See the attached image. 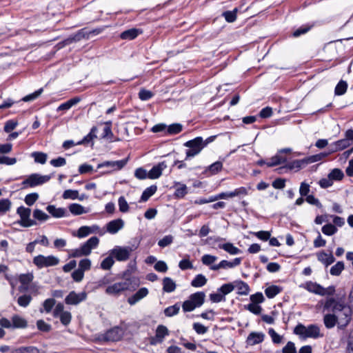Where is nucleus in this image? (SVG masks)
Returning <instances> with one entry per match:
<instances>
[{"mask_svg":"<svg viewBox=\"0 0 353 353\" xmlns=\"http://www.w3.org/2000/svg\"><path fill=\"white\" fill-rule=\"evenodd\" d=\"M324 307L336 314L339 328H345L350 322L352 311L350 307L347 306L344 301L330 298L325 303Z\"/></svg>","mask_w":353,"mask_h":353,"instance_id":"f257e3e1","label":"nucleus"},{"mask_svg":"<svg viewBox=\"0 0 353 353\" xmlns=\"http://www.w3.org/2000/svg\"><path fill=\"white\" fill-rule=\"evenodd\" d=\"M294 333L304 339L307 338L317 339L323 336V334H321L319 327L315 324L310 325L306 327L299 323L294 327Z\"/></svg>","mask_w":353,"mask_h":353,"instance_id":"f03ea898","label":"nucleus"},{"mask_svg":"<svg viewBox=\"0 0 353 353\" xmlns=\"http://www.w3.org/2000/svg\"><path fill=\"white\" fill-rule=\"evenodd\" d=\"M205 294L202 292H198L190 296L189 299L185 301L182 305L184 312H191L196 307L201 306L205 301Z\"/></svg>","mask_w":353,"mask_h":353,"instance_id":"7ed1b4c3","label":"nucleus"},{"mask_svg":"<svg viewBox=\"0 0 353 353\" xmlns=\"http://www.w3.org/2000/svg\"><path fill=\"white\" fill-rule=\"evenodd\" d=\"M50 178L49 175L32 174L22 181L21 185L23 188H34L48 182Z\"/></svg>","mask_w":353,"mask_h":353,"instance_id":"20e7f679","label":"nucleus"},{"mask_svg":"<svg viewBox=\"0 0 353 353\" xmlns=\"http://www.w3.org/2000/svg\"><path fill=\"white\" fill-rule=\"evenodd\" d=\"M184 145L187 148H189V149L186 151L185 159L193 157L199 154L203 148V138L198 137L192 140L185 142Z\"/></svg>","mask_w":353,"mask_h":353,"instance_id":"39448f33","label":"nucleus"},{"mask_svg":"<svg viewBox=\"0 0 353 353\" xmlns=\"http://www.w3.org/2000/svg\"><path fill=\"white\" fill-rule=\"evenodd\" d=\"M59 263V259L52 255L46 256L39 254L33 259V263L39 269L55 266L58 265Z\"/></svg>","mask_w":353,"mask_h":353,"instance_id":"423d86ee","label":"nucleus"},{"mask_svg":"<svg viewBox=\"0 0 353 353\" xmlns=\"http://www.w3.org/2000/svg\"><path fill=\"white\" fill-rule=\"evenodd\" d=\"M17 213L21 218L19 223L23 227L28 228L37 224L34 220L30 219L31 210L30 208L21 206L17 208Z\"/></svg>","mask_w":353,"mask_h":353,"instance_id":"0eeeda50","label":"nucleus"},{"mask_svg":"<svg viewBox=\"0 0 353 353\" xmlns=\"http://www.w3.org/2000/svg\"><path fill=\"white\" fill-rule=\"evenodd\" d=\"M133 251L131 247H121L116 246L114 248L110 251V255L115 258L119 261H127L130 256L131 252Z\"/></svg>","mask_w":353,"mask_h":353,"instance_id":"6e6552de","label":"nucleus"},{"mask_svg":"<svg viewBox=\"0 0 353 353\" xmlns=\"http://www.w3.org/2000/svg\"><path fill=\"white\" fill-rule=\"evenodd\" d=\"M128 160V159L126 158L119 161H105L98 164L97 169L108 168L110 170L107 172L120 170L127 164Z\"/></svg>","mask_w":353,"mask_h":353,"instance_id":"1a4fd4ad","label":"nucleus"},{"mask_svg":"<svg viewBox=\"0 0 353 353\" xmlns=\"http://www.w3.org/2000/svg\"><path fill=\"white\" fill-rule=\"evenodd\" d=\"M123 330L119 327H114L108 330L101 336V339L105 341H117L123 336Z\"/></svg>","mask_w":353,"mask_h":353,"instance_id":"9d476101","label":"nucleus"},{"mask_svg":"<svg viewBox=\"0 0 353 353\" xmlns=\"http://www.w3.org/2000/svg\"><path fill=\"white\" fill-rule=\"evenodd\" d=\"M87 294L85 292L81 293H76L71 292L65 299V301L68 305H77L86 299Z\"/></svg>","mask_w":353,"mask_h":353,"instance_id":"9b49d317","label":"nucleus"},{"mask_svg":"<svg viewBox=\"0 0 353 353\" xmlns=\"http://www.w3.org/2000/svg\"><path fill=\"white\" fill-rule=\"evenodd\" d=\"M99 239L97 236H92L85 243H84L80 248L83 251L85 256H88L91 253L92 249L97 248L99 245Z\"/></svg>","mask_w":353,"mask_h":353,"instance_id":"f8f14e48","label":"nucleus"},{"mask_svg":"<svg viewBox=\"0 0 353 353\" xmlns=\"http://www.w3.org/2000/svg\"><path fill=\"white\" fill-rule=\"evenodd\" d=\"M90 37V33L88 32V30L86 28H83L79 30L77 33H75L73 35H71L70 37H68L65 42L67 44L71 43L72 42H77L83 39H88Z\"/></svg>","mask_w":353,"mask_h":353,"instance_id":"ddd939ff","label":"nucleus"},{"mask_svg":"<svg viewBox=\"0 0 353 353\" xmlns=\"http://www.w3.org/2000/svg\"><path fill=\"white\" fill-rule=\"evenodd\" d=\"M265 339V334L263 332H251L247 337L246 343L248 345H254L261 343Z\"/></svg>","mask_w":353,"mask_h":353,"instance_id":"4468645a","label":"nucleus"},{"mask_svg":"<svg viewBox=\"0 0 353 353\" xmlns=\"http://www.w3.org/2000/svg\"><path fill=\"white\" fill-rule=\"evenodd\" d=\"M167 168L165 161L160 162L153 168L148 172V178L154 179H158L162 174V171Z\"/></svg>","mask_w":353,"mask_h":353,"instance_id":"2eb2a0df","label":"nucleus"},{"mask_svg":"<svg viewBox=\"0 0 353 353\" xmlns=\"http://www.w3.org/2000/svg\"><path fill=\"white\" fill-rule=\"evenodd\" d=\"M316 256L318 261L325 265V267L329 266L335 261V258L332 254V252L327 254L324 251H321L317 253Z\"/></svg>","mask_w":353,"mask_h":353,"instance_id":"dca6fc26","label":"nucleus"},{"mask_svg":"<svg viewBox=\"0 0 353 353\" xmlns=\"http://www.w3.org/2000/svg\"><path fill=\"white\" fill-rule=\"evenodd\" d=\"M124 225V222L122 219H118L110 221L107 224V231L110 234H115Z\"/></svg>","mask_w":353,"mask_h":353,"instance_id":"f3484780","label":"nucleus"},{"mask_svg":"<svg viewBox=\"0 0 353 353\" xmlns=\"http://www.w3.org/2000/svg\"><path fill=\"white\" fill-rule=\"evenodd\" d=\"M234 288H220L218 292L210 294V300L214 303H219L224 300L226 294H229Z\"/></svg>","mask_w":353,"mask_h":353,"instance_id":"a211bd4d","label":"nucleus"},{"mask_svg":"<svg viewBox=\"0 0 353 353\" xmlns=\"http://www.w3.org/2000/svg\"><path fill=\"white\" fill-rule=\"evenodd\" d=\"M148 294V291L147 288H140L136 294L128 298V301L130 305H134L141 299L146 296Z\"/></svg>","mask_w":353,"mask_h":353,"instance_id":"6ab92c4d","label":"nucleus"},{"mask_svg":"<svg viewBox=\"0 0 353 353\" xmlns=\"http://www.w3.org/2000/svg\"><path fill=\"white\" fill-rule=\"evenodd\" d=\"M46 210L55 218H61L67 215V210L63 208H57L54 205H50L46 208Z\"/></svg>","mask_w":353,"mask_h":353,"instance_id":"aec40b11","label":"nucleus"},{"mask_svg":"<svg viewBox=\"0 0 353 353\" xmlns=\"http://www.w3.org/2000/svg\"><path fill=\"white\" fill-rule=\"evenodd\" d=\"M323 322L327 328L331 329L334 327L336 324H338L339 320L336 314L333 312V314H325L323 318Z\"/></svg>","mask_w":353,"mask_h":353,"instance_id":"412c9836","label":"nucleus"},{"mask_svg":"<svg viewBox=\"0 0 353 353\" xmlns=\"http://www.w3.org/2000/svg\"><path fill=\"white\" fill-rule=\"evenodd\" d=\"M286 157L282 156L281 154L277 152L276 155L272 157L270 159H267L266 165L268 167H273L286 162Z\"/></svg>","mask_w":353,"mask_h":353,"instance_id":"4be33fe9","label":"nucleus"},{"mask_svg":"<svg viewBox=\"0 0 353 353\" xmlns=\"http://www.w3.org/2000/svg\"><path fill=\"white\" fill-rule=\"evenodd\" d=\"M99 228L96 225H93L92 227L89 226H82L79 228L77 231V236L79 238H83L88 236L90 234H92L95 232Z\"/></svg>","mask_w":353,"mask_h":353,"instance_id":"5701e85b","label":"nucleus"},{"mask_svg":"<svg viewBox=\"0 0 353 353\" xmlns=\"http://www.w3.org/2000/svg\"><path fill=\"white\" fill-rule=\"evenodd\" d=\"M12 322L13 328H26L28 325L26 320L17 314L12 317Z\"/></svg>","mask_w":353,"mask_h":353,"instance_id":"b1692460","label":"nucleus"},{"mask_svg":"<svg viewBox=\"0 0 353 353\" xmlns=\"http://www.w3.org/2000/svg\"><path fill=\"white\" fill-rule=\"evenodd\" d=\"M12 353H40V350L34 346H21L12 350Z\"/></svg>","mask_w":353,"mask_h":353,"instance_id":"393cba45","label":"nucleus"},{"mask_svg":"<svg viewBox=\"0 0 353 353\" xmlns=\"http://www.w3.org/2000/svg\"><path fill=\"white\" fill-rule=\"evenodd\" d=\"M81 101L80 98L79 97H74L73 99H71L66 102L61 104L57 108V111H61V110H69L72 106L76 105Z\"/></svg>","mask_w":353,"mask_h":353,"instance_id":"a878e982","label":"nucleus"},{"mask_svg":"<svg viewBox=\"0 0 353 353\" xmlns=\"http://www.w3.org/2000/svg\"><path fill=\"white\" fill-rule=\"evenodd\" d=\"M68 208L70 212L74 215H81L88 212L81 205L78 203L70 204Z\"/></svg>","mask_w":353,"mask_h":353,"instance_id":"bb28decb","label":"nucleus"},{"mask_svg":"<svg viewBox=\"0 0 353 353\" xmlns=\"http://www.w3.org/2000/svg\"><path fill=\"white\" fill-rule=\"evenodd\" d=\"M170 334V332L168 329L163 325H159L157 326L156 329V334L157 338H159L161 341L163 343L164 339L165 336H168Z\"/></svg>","mask_w":353,"mask_h":353,"instance_id":"cd10ccee","label":"nucleus"},{"mask_svg":"<svg viewBox=\"0 0 353 353\" xmlns=\"http://www.w3.org/2000/svg\"><path fill=\"white\" fill-rule=\"evenodd\" d=\"M139 34V30L132 28L123 32L121 34V38L122 39L132 40L136 38Z\"/></svg>","mask_w":353,"mask_h":353,"instance_id":"c85d7f7f","label":"nucleus"},{"mask_svg":"<svg viewBox=\"0 0 353 353\" xmlns=\"http://www.w3.org/2000/svg\"><path fill=\"white\" fill-rule=\"evenodd\" d=\"M157 188L156 185H151L147 188L143 192L141 196V201H146L148 199L152 196L157 191Z\"/></svg>","mask_w":353,"mask_h":353,"instance_id":"c756f323","label":"nucleus"},{"mask_svg":"<svg viewBox=\"0 0 353 353\" xmlns=\"http://www.w3.org/2000/svg\"><path fill=\"white\" fill-rule=\"evenodd\" d=\"M219 248L223 249L227 252L230 253V254H236L238 253L241 252V250L233 245V244L230 243H227L224 244H220L219 245Z\"/></svg>","mask_w":353,"mask_h":353,"instance_id":"7c9ffc66","label":"nucleus"},{"mask_svg":"<svg viewBox=\"0 0 353 353\" xmlns=\"http://www.w3.org/2000/svg\"><path fill=\"white\" fill-rule=\"evenodd\" d=\"M329 155V153L326 152H321L319 154H316L314 155H312L306 157V163H312L314 162H317L321 161L324 158L327 157Z\"/></svg>","mask_w":353,"mask_h":353,"instance_id":"2f4dec72","label":"nucleus"},{"mask_svg":"<svg viewBox=\"0 0 353 353\" xmlns=\"http://www.w3.org/2000/svg\"><path fill=\"white\" fill-rule=\"evenodd\" d=\"M34 275L32 273L21 274L19 276V281L23 285H29L33 280Z\"/></svg>","mask_w":353,"mask_h":353,"instance_id":"473e14b6","label":"nucleus"},{"mask_svg":"<svg viewBox=\"0 0 353 353\" xmlns=\"http://www.w3.org/2000/svg\"><path fill=\"white\" fill-rule=\"evenodd\" d=\"M321 231L325 235L332 236L336 234L338 230L334 225L332 223H327L322 227Z\"/></svg>","mask_w":353,"mask_h":353,"instance_id":"72a5a7b5","label":"nucleus"},{"mask_svg":"<svg viewBox=\"0 0 353 353\" xmlns=\"http://www.w3.org/2000/svg\"><path fill=\"white\" fill-rule=\"evenodd\" d=\"M328 176L333 181H341L344 177V174L341 169L334 168L329 173Z\"/></svg>","mask_w":353,"mask_h":353,"instance_id":"f704fd0d","label":"nucleus"},{"mask_svg":"<svg viewBox=\"0 0 353 353\" xmlns=\"http://www.w3.org/2000/svg\"><path fill=\"white\" fill-rule=\"evenodd\" d=\"M55 300L54 299H48L44 301L43 303V309H40V312H43L45 311L46 313H50L52 311V307L55 305Z\"/></svg>","mask_w":353,"mask_h":353,"instance_id":"c9c22d12","label":"nucleus"},{"mask_svg":"<svg viewBox=\"0 0 353 353\" xmlns=\"http://www.w3.org/2000/svg\"><path fill=\"white\" fill-rule=\"evenodd\" d=\"M344 269V263L343 261H338L334 265L330 270V272L333 276H339Z\"/></svg>","mask_w":353,"mask_h":353,"instance_id":"e433bc0d","label":"nucleus"},{"mask_svg":"<svg viewBox=\"0 0 353 353\" xmlns=\"http://www.w3.org/2000/svg\"><path fill=\"white\" fill-rule=\"evenodd\" d=\"M307 290L312 293L321 296L331 294L334 291V288H307Z\"/></svg>","mask_w":353,"mask_h":353,"instance_id":"4c0bfd02","label":"nucleus"},{"mask_svg":"<svg viewBox=\"0 0 353 353\" xmlns=\"http://www.w3.org/2000/svg\"><path fill=\"white\" fill-rule=\"evenodd\" d=\"M207 282V279L202 274H198L192 281V285L193 287H202L203 285H205Z\"/></svg>","mask_w":353,"mask_h":353,"instance_id":"58836bf2","label":"nucleus"},{"mask_svg":"<svg viewBox=\"0 0 353 353\" xmlns=\"http://www.w3.org/2000/svg\"><path fill=\"white\" fill-rule=\"evenodd\" d=\"M347 88V84L345 81H340L335 88V94L342 95L345 93Z\"/></svg>","mask_w":353,"mask_h":353,"instance_id":"ea45409f","label":"nucleus"},{"mask_svg":"<svg viewBox=\"0 0 353 353\" xmlns=\"http://www.w3.org/2000/svg\"><path fill=\"white\" fill-rule=\"evenodd\" d=\"M32 157L34 159V161L41 164H44L47 160V154L43 152H34L32 153Z\"/></svg>","mask_w":353,"mask_h":353,"instance_id":"a19ab883","label":"nucleus"},{"mask_svg":"<svg viewBox=\"0 0 353 353\" xmlns=\"http://www.w3.org/2000/svg\"><path fill=\"white\" fill-rule=\"evenodd\" d=\"M33 217L40 221H46L50 218L46 213L39 209L34 210Z\"/></svg>","mask_w":353,"mask_h":353,"instance_id":"79ce46f5","label":"nucleus"},{"mask_svg":"<svg viewBox=\"0 0 353 353\" xmlns=\"http://www.w3.org/2000/svg\"><path fill=\"white\" fill-rule=\"evenodd\" d=\"M187 186L184 184L179 183L176 186L174 195L178 198H183L187 194Z\"/></svg>","mask_w":353,"mask_h":353,"instance_id":"37998d69","label":"nucleus"},{"mask_svg":"<svg viewBox=\"0 0 353 353\" xmlns=\"http://www.w3.org/2000/svg\"><path fill=\"white\" fill-rule=\"evenodd\" d=\"M180 310V306L178 304H175L174 305L168 307L164 310V314L166 316H172L179 313Z\"/></svg>","mask_w":353,"mask_h":353,"instance_id":"c03bdc74","label":"nucleus"},{"mask_svg":"<svg viewBox=\"0 0 353 353\" xmlns=\"http://www.w3.org/2000/svg\"><path fill=\"white\" fill-rule=\"evenodd\" d=\"M114 261L113 260V256L110 254L109 256L104 259L102 262L101 263V268L103 270H110L112 266L113 265Z\"/></svg>","mask_w":353,"mask_h":353,"instance_id":"a18cd8bd","label":"nucleus"},{"mask_svg":"<svg viewBox=\"0 0 353 353\" xmlns=\"http://www.w3.org/2000/svg\"><path fill=\"white\" fill-rule=\"evenodd\" d=\"M11 207V202L8 199H1L0 200V212L2 214H5L8 211L10 210Z\"/></svg>","mask_w":353,"mask_h":353,"instance_id":"49530a36","label":"nucleus"},{"mask_svg":"<svg viewBox=\"0 0 353 353\" xmlns=\"http://www.w3.org/2000/svg\"><path fill=\"white\" fill-rule=\"evenodd\" d=\"M312 26L310 25H304L296 29L293 33L292 35L294 37H298L301 34H304L307 33L311 28Z\"/></svg>","mask_w":353,"mask_h":353,"instance_id":"de8ad7c7","label":"nucleus"},{"mask_svg":"<svg viewBox=\"0 0 353 353\" xmlns=\"http://www.w3.org/2000/svg\"><path fill=\"white\" fill-rule=\"evenodd\" d=\"M32 300V296L28 294H24L18 298L17 303L21 307H27Z\"/></svg>","mask_w":353,"mask_h":353,"instance_id":"09e8293b","label":"nucleus"},{"mask_svg":"<svg viewBox=\"0 0 353 353\" xmlns=\"http://www.w3.org/2000/svg\"><path fill=\"white\" fill-rule=\"evenodd\" d=\"M79 192L73 190H66L63 193V198L64 199H76L78 198Z\"/></svg>","mask_w":353,"mask_h":353,"instance_id":"8fccbe9b","label":"nucleus"},{"mask_svg":"<svg viewBox=\"0 0 353 353\" xmlns=\"http://www.w3.org/2000/svg\"><path fill=\"white\" fill-rule=\"evenodd\" d=\"M223 167L222 162L216 161L215 163L210 165L206 170H209L212 174L218 173L221 170Z\"/></svg>","mask_w":353,"mask_h":353,"instance_id":"3c124183","label":"nucleus"},{"mask_svg":"<svg viewBox=\"0 0 353 353\" xmlns=\"http://www.w3.org/2000/svg\"><path fill=\"white\" fill-rule=\"evenodd\" d=\"M39 199V194L36 192L30 193L26 196L25 197V203L29 205H32L37 200Z\"/></svg>","mask_w":353,"mask_h":353,"instance_id":"603ef678","label":"nucleus"},{"mask_svg":"<svg viewBox=\"0 0 353 353\" xmlns=\"http://www.w3.org/2000/svg\"><path fill=\"white\" fill-rule=\"evenodd\" d=\"M183 129L182 125L180 123H173L168 126V133L170 134H176L179 133Z\"/></svg>","mask_w":353,"mask_h":353,"instance_id":"864d4df0","label":"nucleus"},{"mask_svg":"<svg viewBox=\"0 0 353 353\" xmlns=\"http://www.w3.org/2000/svg\"><path fill=\"white\" fill-rule=\"evenodd\" d=\"M232 263L226 260L221 261L219 264L211 266V269L213 270H218L219 269H228L232 268Z\"/></svg>","mask_w":353,"mask_h":353,"instance_id":"5fc2aeb1","label":"nucleus"},{"mask_svg":"<svg viewBox=\"0 0 353 353\" xmlns=\"http://www.w3.org/2000/svg\"><path fill=\"white\" fill-rule=\"evenodd\" d=\"M60 321L61 323L64 325H68L72 319V315L70 312L65 311L64 313H62L59 316Z\"/></svg>","mask_w":353,"mask_h":353,"instance_id":"6e6d98bb","label":"nucleus"},{"mask_svg":"<svg viewBox=\"0 0 353 353\" xmlns=\"http://www.w3.org/2000/svg\"><path fill=\"white\" fill-rule=\"evenodd\" d=\"M216 260V256L210 254H205L201 258L202 263L205 265H210Z\"/></svg>","mask_w":353,"mask_h":353,"instance_id":"4d7b16f0","label":"nucleus"},{"mask_svg":"<svg viewBox=\"0 0 353 353\" xmlns=\"http://www.w3.org/2000/svg\"><path fill=\"white\" fill-rule=\"evenodd\" d=\"M236 9H234L233 11L224 12H223L222 15L225 17L228 22L231 23L234 21L236 18Z\"/></svg>","mask_w":353,"mask_h":353,"instance_id":"13d9d810","label":"nucleus"},{"mask_svg":"<svg viewBox=\"0 0 353 353\" xmlns=\"http://www.w3.org/2000/svg\"><path fill=\"white\" fill-rule=\"evenodd\" d=\"M154 94L148 90L141 89L139 92V98L143 101H147L153 97Z\"/></svg>","mask_w":353,"mask_h":353,"instance_id":"bf43d9fd","label":"nucleus"},{"mask_svg":"<svg viewBox=\"0 0 353 353\" xmlns=\"http://www.w3.org/2000/svg\"><path fill=\"white\" fill-rule=\"evenodd\" d=\"M173 241V236L172 235L165 236L162 239L159 240L158 245L161 248H165L170 245Z\"/></svg>","mask_w":353,"mask_h":353,"instance_id":"052dcab7","label":"nucleus"},{"mask_svg":"<svg viewBox=\"0 0 353 353\" xmlns=\"http://www.w3.org/2000/svg\"><path fill=\"white\" fill-rule=\"evenodd\" d=\"M119 210L121 212H127L129 210L128 204L123 196H120L118 200Z\"/></svg>","mask_w":353,"mask_h":353,"instance_id":"680f3d73","label":"nucleus"},{"mask_svg":"<svg viewBox=\"0 0 353 353\" xmlns=\"http://www.w3.org/2000/svg\"><path fill=\"white\" fill-rule=\"evenodd\" d=\"M17 125L18 123L17 121L8 120L6 122L3 130L6 132H10L17 127Z\"/></svg>","mask_w":353,"mask_h":353,"instance_id":"e2e57ef3","label":"nucleus"},{"mask_svg":"<svg viewBox=\"0 0 353 353\" xmlns=\"http://www.w3.org/2000/svg\"><path fill=\"white\" fill-rule=\"evenodd\" d=\"M37 328L42 332H49L51 330V325L46 323L43 320L37 321Z\"/></svg>","mask_w":353,"mask_h":353,"instance_id":"0e129e2a","label":"nucleus"},{"mask_svg":"<svg viewBox=\"0 0 353 353\" xmlns=\"http://www.w3.org/2000/svg\"><path fill=\"white\" fill-rule=\"evenodd\" d=\"M310 190V186L308 183L304 182H302L300 185L299 188V193L301 196H308V193Z\"/></svg>","mask_w":353,"mask_h":353,"instance_id":"69168bd1","label":"nucleus"},{"mask_svg":"<svg viewBox=\"0 0 353 353\" xmlns=\"http://www.w3.org/2000/svg\"><path fill=\"white\" fill-rule=\"evenodd\" d=\"M91 266V261L88 259H84L79 261V270H82L83 272L85 270H90Z\"/></svg>","mask_w":353,"mask_h":353,"instance_id":"338daca9","label":"nucleus"},{"mask_svg":"<svg viewBox=\"0 0 353 353\" xmlns=\"http://www.w3.org/2000/svg\"><path fill=\"white\" fill-rule=\"evenodd\" d=\"M283 353H296L294 343L289 341L285 347L282 349Z\"/></svg>","mask_w":353,"mask_h":353,"instance_id":"774afa93","label":"nucleus"}]
</instances>
